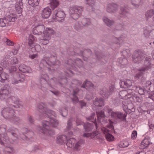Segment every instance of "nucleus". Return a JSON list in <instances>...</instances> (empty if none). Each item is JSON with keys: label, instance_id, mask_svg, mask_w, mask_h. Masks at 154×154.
Wrapping results in <instances>:
<instances>
[{"label": "nucleus", "instance_id": "obj_1", "mask_svg": "<svg viewBox=\"0 0 154 154\" xmlns=\"http://www.w3.org/2000/svg\"><path fill=\"white\" fill-rule=\"evenodd\" d=\"M46 115L47 120H43L42 122V127H38V130L47 135L51 136L54 134V132L51 128V127H57L58 122L54 118Z\"/></svg>", "mask_w": 154, "mask_h": 154}, {"label": "nucleus", "instance_id": "obj_2", "mask_svg": "<svg viewBox=\"0 0 154 154\" xmlns=\"http://www.w3.org/2000/svg\"><path fill=\"white\" fill-rule=\"evenodd\" d=\"M14 107H8L3 108L2 111V114L5 119H8L13 124L19 125L21 124V119L19 117L15 116Z\"/></svg>", "mask_w": 154, "mask_h": 154}, {"label": "nucleus", "instance_id": "obj_3", "mask_svg": "<svg viewBox=\"0 0 154 154\" xmlns=\"http://www.w3.org/2000/svg\"><path fill=\"white\" fill-rule=\"evenodd\" d=\"M0 99L2 100L5 101L7 104V107L5 108H20L22 107V103L18 100V98L14 96L10 97V95L7 94H0Z\"/></svg>", "mask_w": 154, "mask_h": 154}, {"label": "nucleus", "instance_id": "obj_4", "mask_svg": "<svg viewBox=\"0 0 154 154\" xmlns=\"http://www.w3.org/2000/svg\"><path fill=\"white\" fill-rule=\"evenodd\" d=\"M104 111L107 112L108 115L110 114L111 119L115 122L119 120L124 121L126 120V115L118 111H113L108 106H105Z\"/></svg>", "mask_w": 154, "mask_h": 154}, {"label": "nucleus", "instance_id": "obj_5", "mask_svg": "<svg viewBox=\"0 0 154 154\" xmlns=\"http://www.w3.org/2000/svg\"><path fill=\"white\" fill-rule=\"evenodd\" d=\"M56 54H54L53 55H51L49 59L45 57L41 61L39 65V67L41 68H44L46 67L48 69H51L49 66H51L56 64L59 65L60 63L59 61L56 60Z\"/></svg>", "mask_w": 154, "mask_h": 154}, {"label": "nucleus", "instance_id": "obj_6", "mask_svg": "<svg viewBox=\"0 0 154 154\" xmlns=\"http://www.w3.org/2000/svg\"><path fill=\"white\" fill-rule=\"evenodd\" d=\"M119 95L122 99L132 98L135 102H139L140 100V98L135 94L134 90L132 89H128L120 91L119 92Z\"/></svg>", "mask_w": 154, "mask_h": 154}, {"label": "nucleus", "instance_id": "obj_7", "mask_svg": "<svg viewBox=\"0 0 154 154\" xmlns=\"http://www.w3.org/2000/svg\"><path fill=\"white\" fill-rule=\"evenodd\" d=\"M54 31L51 28H46L44 32L43 38L40 40V43L44 45H46L49 42L51 35L55 34Z\"/></svg>", "mask_w": 154, "mask_h": 154}, {"label": "nucleus", "instance_id": "obj_8", "mask_svg": "<svg viewBox=\"0 0 154 154\" xmlns=\"http://www.w3.org/2000/svg\"><path fill=\"white\" fill-rule=\"evenodd\" d=\"M49 77L47 74H44L40 78V82L42 86L45 87L44 85H49L52 87V86H55L56 84H58V82L57 79L55 78L50 79L49 83L48 82Z\"/></svg>", "mask_w": 154, "mask_h": 154}, {"label": "nucleus", "instance_id": "obj_9", "mask_svg": "<svg viewBox=\"0 0 154 154\" xmlns=\"http://www.w3.org/2000/svg\"><path fill=\"white\" fill-rule=\"evenodd\" d=\"M71 17L74 20L77 19L83 11V8L82 6H72L70 9Z\"/></svg>", "mask_w": 154, "mask_h": 154}, {"label": "nucleus", "instance_id": "obj_10", "mask_svg": "<svg viewBox=\"0 0 154 154\" xmlns=\"http://www.w3.org/2000/svg\"><path fill=\"white\" fill-rule=\"evenodd\" d=\"M65 17L66 14L64 11L63 10L59 9L55 10L54 12L52 18L55 21L61 23L64 21Z\"/></svg>", "mask_w": 154, "mask_h": 154}, {"label": "nucleus", "instance_id": "obj_11", "mask_svg": "<svg viewBox=\"0 0 154 154\" xmlns=\"http://www.w3.org/2000/svg\"><path fill=\"white\" fill-rule=\"evenodd\" d=\"M67 66L70 69H73L74 70H76L77 66L79 68L83 66V63L82 60L79 58H77L74 60V61L71 59H69L67 61Z\"/></svg>", "mask_w": 154, "mask_h": 154}, {"label": "nucleus", "instance_id": "obj_12", "mask_svg": "<svg viewBox=\"0 0 154 154\" xmlns=\"http://www.w3.org/2000/svg\"><path fill=\"white\" fill-rule=\"evenodd\" d=\"M38 111L41 113H43L45 116H53L56 117L57 115L55 112L53 110L48 109L46 107V105L43 103H41L38 106Z\"/></svg>", "mask_w": 154, "mask_h": 154}, {"label": "nucleus", "instance_id": "obj_13", "mask_svg": "<svg viewBox=\"0 0 154 154\" xmlns=\"http://www.w3.org/2000/svg\"><path fill=\"white\" fill-rule=\"evenodd\" d=\"M132 57L134 63H140L144 58V54L141 50H138L134 51Z\"/></svg>", "mask_w": 154, "mask_h": 154}, {"label": "nucleus", "instance_id": "obj_14", "mask_svg": "<svg viewBox=\"0 0 154 154\" xmlns=\"http://www.w3.org/2000/svg\"><path fill=\"white\" fill-rule=\"evenodd\" d=\"M91 23L90 19L83 18L79 22L76 23L75 25V28L76 30L80 29L83 26H87Z\"/></svg>", "mask_w": 154, "mask_h": 154}, {"label": "nucleus", "instance_id": "obj_15", "mask_svg": "<svg viewBox=\"0 0 154 154\" xmlns=\"http://www.w3.org/2000/svg\"><path fill=\"white\" fill-rule=\"evenodd\" d=\"M122 108L123 110L128 114L131 112L135 111V109L134 108L133 104L131 103H129L127 104L124 102H122Z\"/></svg>", "mask_w": 154, "mask_h": 154}, {"label": "nucleus", "instance_id": "obj_16", "mask_svg": "<svg viewBox=\"0 0 154 154\" xmlns=\"http://www.w3.org/2000/svg\"><path fill=\"white\" fill-rule=\"evenodd\" d=\"M23 132L24 133L21 136L22 138L24 140H29L33 136V133L31 131H28L26 128H23Z\"/></svg>", "mask_w": 154, "mask_h": 154}, {"label": "nucleus", "instance_id": "obj_17", "mask_svg": "<svg viewBox=\"0 0 154 154\" xmlns=\"http://www.w3.org/2000/svg\"><path fill=\"white\" fill-rule=\"evenodd\" d=\"M45 29L44 25H38L34 27L33 33L34 34L38 35H40L43 34V35Z\"/></svg>", "mask_w": 154, "mask_h": 154}, {"label": "nucleus", "instance_id": "obj_18", "mask_svg": "<svg viewBox=\"0 0 154 154\" xmlns=\"http://www.w3.org/2000/svg\"><path fill=\"white\" fill-rule=\"evenodd\" d=\"M118 9V6L117 4L114 3L108 4L106 8L107 12L109 13H114Z\"/></svg>", "mask_w": 154, "mask_h": 154}, {"label": "nucleus", "instance_id": "obj_19", "mask_svg": "<svg viewBox=\"0 0 154 154\" xmlns=\"http://www.w3.org/2000/svg\"><path fill=\"white\" fill-rule=\"evenodd\" d=\"M153 60H152L150 57H146L144 61V65L145 67H143L140 69V71H145L149 69L151 65L152 64Z\"/></svg>", "mask_w": 154, "mask_h": 154}, {"label": "nucleus", "instance_id": "obj_20", "mask_svg": "<svg viewBox=\"0 0 154 154\" xmlns=\"http://www.w3.org/2000/svg\"><path fill=\"white\" fill-rule=\"evenodd\" d=\"M79 50H78L77 54L80 55H82L84 57V60L85 61L88 59L89 56L91 54V51L89 49L85 50L84 51H81L80 52H79Z\"/></svg>", "mask_w": 154, "mask_h": 154}, {"label": "nucleus", "instance_id": "obj_21", "mask_svg": "<svg viewBox=\"0 0 154 154\" xmlns=\"http://www.w3.org/2000/svg\"><path fill=\"white\" fill-rule=\"evenodd\" d=\"M151 143L150 137L148 136H146L141 143L140 148L143 149H145L148 147Z\"/></svg>", "mask_w": 154, "mask_h": 154}, {"label": "nucleus", "instance_id": "obj_22", "mask_svg": "<svg viewBox=\"0 0 154 154\" xmlns=\"http://www.w3.org/2000/svg\"><path fill=\"white\" fill-rule=\"evenodd\" d=\"M101 129L104 134H106V138L108 141H111L113 140L114 137L112 135L108 133L109 131V130L103 127H101Z\"/></svg>", "mask_w": 154, "mask_h": 154}, {"label": "nucleus", "instance_id": "obj_23", "mask_svg": "<svg viewBox=\"0 0 154 154\" xmlns=\"http://www.w3.org/2000/svg\"><path fill=\"white\" fill-rule=\"evenodd\" d=\"M94 104L96 107V109L97 110L98 107H101L104 105L103 99L101 97L96 98L94 102Z\"/></svg>", "mask_w": 154, "mask_h": 154}, {"label": "nucleus", "instance_id": "obj_24", "mask_svg": "<svg viewBox=\"0 0 154 154\" xmlns=\"http://www.w3.org/2000/svg\"><path fill=\"white\" fill-rule=\"evenodd\" d=\"M100 94L104 99H107L111 95V93L105 88H103L100 89Z\"/></svg>", "mask_w": 154, "mask_h": 154}, {"label": "nucleus", "instance_id": "obj_25", "mask_svg": "<svg viewBox=\"0 0 154 154\" xmlns=\"http://www.w3.org/2000/svg\"><path fill=\"white\" fill-rule=\"evenodd\" d=\"M19 69L20 71L23 73H31L32 71L29 67L25 65L24 64H20L19 66Z\"/></svg>", "mask_w": 154, "mask_h": 154}, {"label": "nucleus", "instance_id": "obj_26", "mask_svg": "<svg viewBox=\"0 0 154 154\" xmlns=\"http://www.w3.org/2000/svg\"><path fill=\"white\" fill-rule=\"evenodd\" d=\"M51 10L49 8H44L42 11V16L44 18H48L51 14Z\"/></svg>", "mask_w": 154, "mask_h": 154}, {"label": "nucleus", "instance_id": "obj_27", "mask_svg": "<svg viewBox=\"0 0 154 154\" xmlns=\"http://www.w3.org/2000/svg\"><path fill=\"white\" fill-rule=\"evenodd\" d=\"M102 20L106 25L109 27L112 26L115 23V21L113 20H110L106 16L103 17Z\"/></svg>", "mask_w": 154, "mask_h": 154}, {"label": "nucleus", "instance_id": "obj_28", "mask_svg": "<svg viewBox=\"0 0 154 154\" xmlns=\"http://www.w3.org/2000/svg\"><path fill=\"white\" fill-rule=\"evenodd\" d=\"M67 137L65 135L58 136L57 137V142L61 145L66 143L67 142Z\"/></svg>", "mask_w": 154, "mask_h": 154}, {"label": "nucleus", "instance_id": "obj_29", "mask_svg": "<svg viewBox=\"0 0 154 154\" xmlns=\"http://www.w3.org/2000/svg\"><path fill=\"white\" fill-rule=\"evenodd\" d=\"M132 84V82L129 79H126L122 81L120 84V86L123 88H127L131 86Z\"/></svg>", "mask_w": 154, "mask_h": 154}, {"label": "nucleus", "instance_id": "obj_30", "mask_svg": "<svg viewBox=\"0 0 154 154\" xmlns=\"http://www.w3.org/2000/svg\"><path fill=\"white\" fill-rule=\"evenodd\" d=\"M97 114V117L98 120L100 122H103V118L105 116L104 112L102 110L96 111Z\"/></svg>", "mask_w": 154, "mask_h": 154}, {"label": "nucleus", "instance_id": "obj_31", "mask_svg": "<svg viewBox=\"0 0 154 154\" xmlns=\"http://www.w3.org/2000/svg\"><path fill=\"white\" fill-rule=\"evenodd\" d=\"M117 62L119 64L118 65L122 67H125L128 63V60L126 58H120L117 60Z\"/></svg>", "mask_w": 154, "mask_h": 154}, {"label": "nucleus", "instance_id": "obj_32", "mask_svg": "<svg viewBox=\"0 0 154 154\" xmlns=\"http://www.w3.org/2000/svg\"><path fill=\"white\" fill-rule=\"evenodd\" d=\"M94 84L91 82L87 80L85 82L82 86V87L85 88L86 89H88V88L93 89L94 88Z\"/></svg>", "mask_w": 154, "mask_h": 154}, {"label": "nucleus", "instance_id": "obj_33", "mask_svg": "<svg viewBox=\"0 0 154 154\" xmlns=\"http://www.w3.org/2000/svg\"><path fill=\"white\" fill-rule=\"evenodd\" d=\"M154 15V10L153 9H150L148 10L145 13V18L148 20L151 18Z\"/></svg>", "mask_w": 154, "mask_h": 154}, {"label": "nucleus", "instance_id": "obj_34", "mask_svg": "<svg viewBox=\"0 0 154 154\" xmlns=\"http://www.w3.org/2000/svg\"><path fill=\"white\" fill-rule=\"evenodd\" d=\"M6 16V18L8 22H14L15 21L17 18L15 15L13 14H11L10 13H8Z\"/></svg>", "mask_w": 154, "mask_h": 154}, {"label": "nucleus", "instance_id": "obj_35", "mask_svg": "<svg viewBox=\"0 0 154 154\" xmlns=\"http://www.w3.org/2000/svg\"><path fill=\"white\" fill-rule=\"evenodd\" d=\"M76 142V140L73 138H70L69 140H67L66 144L67 146L72 148L74 146V144Z\"/></svg>", "mask_w": 154, "mask_h": 154}, {"label": "nucleus", "instance_id": "obj_36", "mask_svg": "<svg viewBox=\"0 0 154 154\" xmlns=\"http://www.w3.org/2000/svg\"><path fill=\"white\" fill-rule=\"evenodd\" d=\"M79 91V90L78 88H76L75 89H74L73 91V98L72 99V100L75 104H76L79 101L78 98L77 97L76 95L77 94Z\"/></svg>", "mask_w": 154, "mask_h": 154}, {"label": "nucleus", "instance_id": "obj_37", "mask_svg": "<svg viewBox=\"0 0 154 154\" xmlns=\"http://www.w3.org/2000/svg\"><path fill=\"white\" fill-rule=\"evenodd\" d=\"M130 2L134 8H137L141 5V0H130Z\"/></svg>", "mask_w": 154, "mask_h": 154}, {"label": "nucleus", "instance_id": "obj_38", "mask_svg": "<svg viewBox=\"0 0 154 154\" xmlns=\"http://www.w3.org/2000/svg\"><path fill=\"white\" fill-rule=\"evenodd\" d=\"M8 78V74L4 72L0 73V81L4 82Z\"/></svg>", "mask_w": 154, "mask_h": 154}, {"label": "nucleus", "instance_id": "obj_39", "mask_svg": "<svg viewBox=\"0 0 154 154\" xmlns=\"http://www.w3.org/2000/svg\"><path fill=\"white\" fill-rule=\"evenodd\" d=\"M35 40V38L34 36L31 35H29V39L28 45L31 48H32L34 47V42Z\"/></svg>", "mask_w": 154, "mask_h": 154}, {"label": "nucleus", "instance_id": "obj_40", "mask_svg": "<svg viewBox=\"0 0 154 154\" xmlns=\"http://www.w3.org/2000/svg\"><path fill=\"white\" fill-rule=\"evenodd\" d=\"M84 127L85 131L86 132L91 131L93 128V125L88 122L85 124L84 125Z\"/></svg>", "mask_w": 154, "mask_h": 154}, {"label": "nucleus", "instance_id": "obj_41", "mask_svg": "<svg viewBox=\"0 0 154 154\" xmlns=\"http://www.w3.org/2000/svg\"><path fill=\"white\" fill-rule=\"evenodd\" d=\"M8 21L6 18H0V26L4 27L8 26Z\"/></svg>", "mask_w": 154, "mask_h": 154}, {"label": "nucleus", "instance_id": "obj_42", "mask_svg": "<svg viewBox=\"0 0 154 154\" xmlns=\"http://www.w3.org/2000/svg\"><path fill=\"white\" fill-rule=\"evenodd\" d=\"M134 89L132 90H134V89H135L136 91H137L138 93L140 94L143 95L145 93L146 91L144 89L140 87V86H136L133 87Z\"/></svg>", "mask_w": 154, "mask_h": 154}, {"label": "nucleus", "instance_id": "obj_43", "mask_svg": "<svg viewBox=\"0 0 154 154\" xmlns=\"http://www.w3.org/2000/svg\"><path fill=\"white\" fill-rule=\"evenodd\" d=\"M98 134V132L95 131L92 133H84L83 136L87 137H90L91 138H93L96 136Z\"/></svg>", "mask_w": 154, "mask_h": 154}, {"label": "nucleus", "instance_id": "obj_44", "mask_svg": "<svg viewBox=\"0 0 154 154\" xmlns=\"http://www.w3.org/2000/svg\"><path fill=\"white\" fill-rule=\"evenodd\" d=\"M39 0H28L29 4L32 7L38 6L39 4Z\"/></svg>", "mask_w": 154, "mask_h": 154}, {"label": "nucleus", "instance_id": "obj_45", "mask_svg": "<svg viewBox=\"0 0 154 154\" xmlns=\"http://www.w3.org/2000/svg\"><path fill=\"white\" fill-rule=\"evenodd\" d=\"M1 65L5 68L9 67V63L6 58L3 59L1 61Z\"/></svg>", "mask_w": 154, "mask_h": 154}, {"label": "nucleus", "instance_id": "obj_46", "mask_svg": "<svg viewBox=\"0 0 154 154\" xmlns=\"http://www.w3.org/2000/svg\"><path fill=\"white\" fill-rule=\"evenodd\" d=\"M95 115V113H92L90 117L87 118V119L88 120H89L90 121H91L92 122H93V123L95 125L96 128L97 129V123H96V119H95L94 120V121H93V120H94V118Z\"/></svg>", "mask_w": 154, "mask_h": 154}, {"label": "nucleus", "instance_id": "obj_47", "mask_svg": "<svg viewBox=\"0 0 154 154\" xmlns=\"http://www.w3.org/2000/svg\"><path fill=\"white\" fill-rule=\"evenodd\" d=\"M50 6L53 9H54L59 5V1L57 0H52L50 3Z\"/></svg>", "mask_w": 154, "mask_h": 154}, {"label": "nucleus", "instance_id": "obj_48", "mask_svg": "<svg viewBox=\"0 0 154 154\" xmlns=\"http://www.w3.org/2000/svg\"><path fill=\"white\" fill-rule=\"evenodd\" d=\"M83 143V141L81 140L78 141L74 147V149L77 151L79 150L81 148V145H82Z\"/></svg>", "mask_w": 154, "mask_h": 154}, {"label": "nucleus", "instance_id": "obj_49", "mask_svg": "<svg viewBox=\"0 0 154 154\" xmlns=\"http://www.w3.org/2000/svg\"><path fill=\"white\" fill-rule=\"evenodd\" d=\"M13 151L14 149L12 148L6 147L4 150V152L5 154H13Z\"/></svg>", "mask_w": 154, "mask_h": 154}, {"label": "nucleus", "instance_id": "obj_50", "mask_svg": "<svg viewBox=\"0 0 154 154\" xmlns=\"http://www.w3.org/2000/svg\"><path fill=\"white\" fill-rule=\"evenodd\" d=\"M10 63L11 65H15L18 63V60L17 58L15 57H12L10 61Z\"/></svg>", "mask_w": 154, "mask_h": 154}, {"label": "nucleus", "instance_id": "obj_51", "mask_svg": "<svg viewBox=\"0 0 154 154\" xmlns=\"http://www.w3.org/2000/svg\"><path fill=\"white\" fill-rule=\"evenodd\" d=\"M87 4L91 7V9L93 10V7L94 6L95 0H85Z\"/></svg>", "mask_w": 154, "mask_h": 154}, {"label": "nucleus", "instance_id": "obj_52", "mask_svg": "<svg viewBox=\"0 0 154 154\" xmlns=\"http://www.w3.org/2000/svg\"><path fill=\"white\" fill-rule=\"evenodd\" d=\"M129 144L127 141H122L120 142L119 144V147L120 148H124L127 147Z\"/></svg>", "mask_w": 154, "mask_h": 154}, {"label": "nucleus", "instance_id": "obj_53", "mask_svg": "<svg viewBox=\"0 0 154 154\" xmlns=\"http://www.w3.org/2000/svg\"><path fill=\"white\" fill-rule=\"evenodd\" d=\"M3 41L4 42L6 43V44L9 46H13L14 45L13 42L8 39L6 38H3Z\"/></svg>", "mask_w": 154, "mask_h": 154}, {"label": "nucleus", "instance_id": "obj_54", "mask_svg": "<svg viewBox=\"0 0 154 154\" xmlns=\"http://www.w3.org/2000/svg\"><path fill=\"white\" fill-rule=\"evenodd\" d=\"M59 111L62 116L63 117L66 116L67 115V110L66 108H63L62 109H60Z\"/></svg>", "mask_w": 154, "mask_h": 154}, {"label": "nucleus", "instance_id": "obj_55", "mask_svg": "<svg viewBox=\"0 0 154 154\" xmlns=\"http://www.w3.org/2000/svg\"><path fill=\"white\" fill-rule=\"evenodd\" d=\"M150 32V31L147 28H145L144 29L143 31V34L144 36L146 38H149Z\"/></svg>", "mask_w": 154, "mask_h": 154}, {"label": "nucleus", "instance_id": "obj_56", "mask_svg": "<svg viewBox=\"0 0 154 154\" xmlns=\"http://www.w3.org/2000/svg\"><path fill=\"white\" fill-rule=\"evenodd\" d=\"M120 10L121 14L123 15L124 16H127L128 14H129V12L123 7L121 8Z\"/></svg>", "mask_w": 154, "mask_h": 154}, {"label": "nucleus", "instance_id": "obj_57", "mask_svg": "<svg viewBox=\"0 0 154 154\" xmlns=\"http://www.w3.org/2000/svg\"><path fill=\"white\" fill-rule=\"evenodd\" d=\"M0 94H7L10 95L8 89L5 88H2L0 90Z\"/></svg>", "mask_w": 154, "mask_h": 154}, {"label": "nucleus", "instance_id": "obj_58", "mask_svg": "<svg viewBox=\"0 0 154 154\" xmlns=\"http://www.w3.org/2000/svg\"><path fill=\"white\" fill-rule=\"evenodd\" d=\"M15 8L16 10L18 12V14L21 13L22 9L20 7V5L19 4V3H17L15 5Z\"/></svg>", "mask_w": 154, "mask_h": 154}, {"label": "nucleus", "instance_id": "obj_59", "mask_svg": "<svg viewBox=\"0 0 154 154\" xmlns=\"http://www.w3.org/2000/svg\"><path fill=\"white\" fill-rule=\"evenodd\" d=\"M24 80V79L23 78L21 79H19L18 80H17L15 79H12V82L13 84H17L19 82H23Z\"/></svg>", "mask_w": 154, "mask_h": 154}, {"label": "nucleus", "instance_id": "obj_60", "mask_svg": "<svg viewBox=\"0 0 154 154\" xmlns=\"http://www.w3.org/2000/svg\"><path fill=\"white\" fill-rule=\"evenodd\" d=\"M72 118H70L68 120L67 126V129L69 130L72 126Z\"/></svg>", "mask_w": 154, "mask_h": 154}, {"label": "nucleus", "instance_id": "obj_61", "mask_svg": "<svg viewBox=\"0 0 154 154\" xmlns=\"http://www.w3.org/2000/svg\"><path fill=\"white\" fill-rule=\"evenodd\" d=\"M34 47L35 51L37 52H39L41 50V46L38 44H36L35 45H34Z\"/></svg>", "mask_w": 154, "mask_h": 154}, {"label": "nucleus", "instance_id": "obj_62", "mask_svg": "<svg viewBox=\"0 0 154 154\" xmlns=\"http://www.w3.org/2000/svg\"><path fill=\"white\" fill-rule=\"evenodd\" d=\"M125 36H124L123 35H121L119 38H118V39L119 41V42L122 43V42L124 40H125Z\"/></svg>", "mask_w": 154, "mask_h": 154}, {"label": "nucleus", "instance_id": "obj_63", "mask_svg": "<svg viewBox=\"0 0 154 154\" xmlns=\"http://www.w3.org/2000/svg\"><path fill=\"white\" fill-rule=\"evenodd\" d=\"M137 136V132L136 131H133L131 134V138L133 139H136Z\"/></svg>", "mask_w": 154, "mask_h": 154}, {"label": "nucleus", "instance_id": "obj_64", "mask_svg": "<svg viewBox=\"0 0 154 154\" xmlns=\"http://www.w3.org/2000/svg\"><path fill=\"white\" fill-rule=\"evenodd\" d=\"M115 90V88L114 87V85H112L111 86H110L109 87V92H110L111 93V94H112V93Z\"/></svg>", "mask_w": 154, "mask_h": 154}]
</instances>
